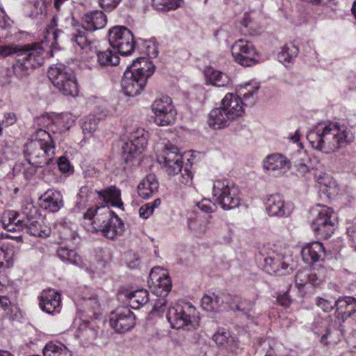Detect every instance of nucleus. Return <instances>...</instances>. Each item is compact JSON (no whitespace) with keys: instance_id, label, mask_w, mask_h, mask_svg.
Masks as SVG:
<instances>
[{"instance_id":"nucleus-1","label":"nucleus","mask_w":356,"mask_h":356,"mask_svg":"<svg viewBox=\"0 0 356 356\" xmlns=\"http://www.w3.org/2000/svg\"><path fill=\"white\" fill-rule=\"evenodd\" d=\"M259 86L247 83L238 89V95L229 92L221 101L219 107L213 108L209 114L208 124L213 129L228 127L244 113L243 106H252L255 102L254 95Z\"/></svg>"},{"instance_id":"nucleus-2","label":"nucleus","mask_w":356,"mask_h":356,"mask_svg":"<svg viewBox=\"0 0 356 356\" xmlns=\"http://www.w3.org/2000/svg\"><path fill=\"white\" fill-rule=\"evenodd\" d=\"M316 134V140L313 141V148L325 153L339 150L343 144L350 143L353 139V134L347 127L340 126L338 123L326 125L319 123L313 128Z\"/></svg>"},{"instance_id":"nucleus-3","label":"nucleus","mask_w":356,"mask_h":356,"mask_svg":"<svg viewBox=\"0 0 356 356\" xmlns=\"http://www.w3.org/2000/svg\"><path fill=\"white\" fill-rule=\"evenodd\" d=\"M55 149L53 136L43 129H39L35 138L26 145V160L36 168H42L52 161Z\"/></svg>"},{"instance_id":"nucleus-4","label":"nucleus","mask_w":356,"mask_h":356,"mask_svg":"<svg viewBox=\"0 0 356 356\" xmlns=\"http://www.w3.org/2000/svg\"><path fill=\"white\" fill-rule=\"evenodd\" d=\"M17 57L16 63L13 65V71L17 77L22 79L42 65L44 51L39 44H26L19 49Z\"/></svg>"},{"instance_id":"nucleus-5","label":"nucleus","mask_w":356,"mask_h":356,"mask_svg":"<svg viewBox=\"0 0 356 356\" xmlns=\"http://www.w3.org/2000/svg\"><path fill=\"white\" fill-rule=\"evenodd\" d=\"M48 76L64 95L75 97L78 95L76 79L71 68L63 64L52 65L49 68Z\"/></svg>"},{"instance_id":"nucleus-6","label":"nucleus","mask_w":356,"mask_h":356,"mask_svg":"<svg viewBox=\"0 0 356 356\" xmlns=\"http://www.w3.org/2000/svg\"><path fill=\"white\" fill-rule=\"evenodd\" d=\"M159 162L163 163V168L169 175H176L181 173L180 181L188 184L193 178V173L187 168L182 170V156L177 147L167 144L165 146L163 155L158 159Z\"/></svg>"},{"instance_id":"nucleus-7","label":"nucleus","mask_w":356,"mask_h":356,"mask_svg":"<svg viewBox=\"0 0 356 356\" xmlns=\"http://www.w3.org/2000/svg\"><path fill=\"white\" fill-rule=\"evenodd\" d=\"M166 318L174 329L195 327L200 320L196 308L189 302L177 304L170 307Z\"/></svg>"},{"instance_id":"nucleus-8","label":"nucleus","mask_w":356,"mask_h":356,"mask_svg":"<svg viewBox=\"0 0 356 356\" xmlns=\"http://www.w3.org/2000/svg\"><path fill=\"white\" fill-rule=\"evenodd\" d=\"M213 195L224 210L235 209L241 203L238 188L233 184L229 185L227 180L218 179L214 181Z\"/></svg>"},{"instance_id":"nucleus-9","label":"nucleus","mask_w":356,"mask_h":356,"mask_svg":"<svg viewBox=\"0 0 356 356\" xmlns=\"http://www.w3.org/2000/svg\"><path fill=\"white\" fill-rule=\"evenodd\" d=\"M108 41L111 46L122 56L131 55L135 49L134 35L124 26H116L111 29Z\"/></svg>"},{"instance_id":"nucleus-10","label":"nucleus","mask_w":356,"mask_h":356,"mask_svg":"<svg viewBox=\"0 0 356 356\" xmlns=\"http://www.w3.org/2000/svg\"><path fill=\"white\" fill-rule=\"evenodd\" d=\"M316 217L313 220V229L323 238H327L332 236L334 231L336 216L332 209L316 204L313 208Z\"/></svg>"},{"instance_id":"nucleus-11","label":"nucleus","mask_w":356,"mask_h":356,"mask_svg":"<svg viewBox=\"0 0 356 356\" xmlns=\"http://www.w3.org/2000/svg\"><path fill=\"white\" fill-rule=\"evenodd\" d=\"M295 265L289 250L266 257L264 270L269 275H284L292 273Z\"/></svg>"},{"instance_id":"nucleus-12","label":"nucleus","mask_w":356,"mask_h":356,"mask_svg":"<svg viewBox=\"0 0 356 356\" xmlns=\"http://www.w3.org/2000/svg\"><path fill=\"white\" fill-rule=\"evenodd\" d=\"M147 145V132L141 128H137L127 136V140L122 146V152L127 156L124 158L127 162L131 158L141 154Z\"/></svg>"},{"instance_id":"nucleus-13","label":"nucleus","mask_w":356,"mask_h":356,"mask_svg":"<svg viewBox=\"0 0 356 356\" xmlns=\"http://www.w3.org/2000/svg\"><path fill=\"white\" fill-rule=\"evenodd\" d=\"M152 109L155 114L154 122L159 126H167L175 122L177 112L172 104V99L168 96H163L156 99Z\"/></svg>"},{"instance_id":"nucleus-14","label":"nucleus","mask_w":356,"mask_h":356,"mask_svg":"<svg viewBox=\"0 0 356 356\" xmlns=\"http://www.w3.org/2000/svg\"><path fill=\"white\" fill-rule=\"evenodd\" d=\"M232 54L236 62L243 66H251L257 61V51L252 42L242 39L232 46Z\"/></svg>"},{"instance_id":"nucleus-15","label":"nucleus","mask_w":356,"mask_h":356,"mask_svg":"<svg viewBox=\"0 0 356 356\" xmlns=\"http://www.w3.org/2000/svg\"><path fill=\"white\" fill-rule=\"evenodd\" d=\"M314 178L316 179L314 188L318 196L323 202H327L338 195L339 186L331 175L323 172H316Z\"/></svg>"},{"instance_id":"nucleus-16","label":"nucleus","mask_w":356,"mask_h":356,"mask_svg":"<svg viewBox=\"0 0 356 356\" xmlns=\"http://www.w3.org/2000/svg\"><path fill=\"white\" fill-rule=\"evenodd\" d=\"M147 282L152 292L159 297H166L172 288L170 276L160 268L152 269Z\"/></svg>"},{"instance_id":"nucleus-17","label":"nucleus","mask_w":356,"mask_h":356,"mask_svg":"<svg viewBox=\"0 0 356 356\" xmlns=\"http://www.w3.org/2000/svg\"><path fill=\"white\" fill-rule=\"evenodd\" d=\"M110 325L117 332L125 333L134 327L135 315L128 308L118 309L112 312Z\"/></svg>"},{"instance_id":"nucleus-18","label":"nucleus","mask_w":356,"mask_h":356,"mask_svg":"<svg viewBox=\"0 0 356 356\" xmlns=\"http://www.w3.org/2000/svg\"><path fill=\"white\" fill-rule=\"evenodd\" d=\"M147 78L136 75V73L126 70L121 86L124 93L129 97L139 95L147 83Z\"/></svg>"},{"instance_id":"nucleus-19","label":"nucleus","mask_w":356,"mask_h":356,"mask_svg":"<svg viewBox=\"0 0 356 356\" xmlns=\"http://www.w3.org/2000/svg\"><path fill=\"white\" fill-rule=\"evenodd\" d=\"M264 168L270 175L273 176H280L290 168V162L283 155L273 154L268 156L264 159Z\"/></svg>"},{"instance_id":"nucleus-20","label":"nucleus","mask_w":356,"mask_h":356,"mask_svg":"<svg viewBox=\"0 0 356 356\" xmlns=\"http://www.w3.org/2000/svg\"><path fill=\"white\" fill-rule=\"evenodd\" d=\"M40 308L48 314H54L60 312V294L52 289H44L40 296Z\"/></svg>"},{"instance_id":"nucleus-21","label":"nucleus","mask_w":356,"mask_h":356,"mask_svg":"<svg viewBox=\"0 0 356 356\" xmlns=\"http://www.w3.org/2000/svg\"><path fill=\"white\" fill-rule=\"evenodd\" d=\"M265 204L266 211L270 216H287L291 213V210L285 204L283 196L278 193L268 195Z\"/></svg>"},{"instance_id":"nucleus-22","label":"nucleus","mask_w":356,"mask_h":356,"mask_svg":"<svg viewBox=\"0 0 356 356\" xmlns=\"http://www.w3.org/2000/svg\"><path fill=\"white\" fill-rule=\"evenodd\" d=\"M40 200L42 208L54 213L58 212L64 206L63 195L58 191H47Z\"/></svg>"},{"instance_id":"nucleus-23","label":"nucleus","mask_w":356,"mask_h":356,"mask_svg":"<svg viewBox=\"0 0 356 356\" xmlns=\"http://www.w3.org/2000/svg\"><path fill=\"white\" fill-rule=\"evenodd\" d=\"M229 302V297L224 293L215 294L212 296L204 295L202 298V307L207 312H218L221 311L224 304Z\"/></svg>"},{"instance_id":"nucleus-24","label":"nucleus","mask_w":356,"mask_h":356,"mask_svg":"<svg viewBox=\"0 0 356 356\" xmlns=\"http://www.w3.org/2000/svg\"><path fill=\"white\" fill-rule=\"evenodd\" d=\"M337 317L343 321L356 312V300L353 297L339 298L334 302Z\"/></svg>"},{"instance_id":"nucleus-25","label":"nucleus","mask_w":356,"mask_h":356,"mask_svg":"<svg viewBox=\"0 0 356 356\" xmlns=\"http://www.w3.org/2000/svg\"><path fill=\"white\" fill-rule=\"evenodd\" d=\"M26 218H20L19 214L13 210L5 211L1 217V222L4 229L9 232L23 230Z\"/></svg>"},{"instance_id":"nucleus-26","label":"nucleus","mask_w":356,"mask_h":356,"mask_svg":"<svg viewBox=\"0 0 356 356\" xmlns=\"http://www.w3.org/2000/svg\"><path fill=\"white\" fill-rule=\"evenodd\" d=\"M106 22V17L102 11L94 10L85 15L83 26L88 31L92 32L104 28Z\"/></svg>"},{"instance_id":"nucleus-27","label":"nucleus","mask_w":356,"mask_h":356,"mask_svg":"<svg viewBox=\"0 0 356 356\" xmlns=\"http://www.w3.org/2000/svg\"><path fill=\"white\" fill-rule=\"evenodd\" d=\"M116 216L107 206H102L96 209V216L91 225L94 231L98 232L106 227L112 219Z\"/></svg>"},{"instance_id":"nucleus-28","label":"nucleus","mask_w":356,"mask_h":356,"mask_svg":"<svg viewBox=\"0 0 356 356\" xmlns=\"http://www.w3.org/2000/svg\"><path fill=\"white\" fill-rule=\"evenodd\" d=\"M154 65L145 58H138L136 60H134L132 64L127 67V70L133 73H136V75L143 76L146 78H149L154 72Z\"/></svg>"},{"instance_id":"nucleus-29","label":"nucleus","mask_w":356,"mask_h":356,"mask_svg":"<svg viewBox=\"0 0 356 356\" xmlns=\"http://www.w3.org/2000/svg\"><path fill=\"white\" fill-rule=\"evenodd\" d=\"M159 188V182L156 176L152 174L148 175L138 186V195L144 198H149Z\"/></svg>"},{"instance_id":"nucleus-30","label":"nucleus","mask_w":356,"mask_h":356,"mask_svg":"<svg viewBox=\"0 0 356 356\" xmlns=\"http://www.w3.org/2000/svg\"><path fill=\"white\" fill-rule=\"evenodd\" d=\"M99 197L104 202L111 203L113 207L122 208L121 192L115 186H109L104 190L97 191Z\"/></svg>"},{"instance_id":"nucleus-31","label":"nucleus","mask_w":356,"mask_h":356,"mask_svg":"<svg viewBox=\"0 0 356 356\" xmlns=\"http://www.w3.org/2000/svg\"><path fill=\"white\" fill-rule=\"evenodd\" d=\"M125 296L129 306L134 309H140L149 302V293L145 289H138L127 292Z\"/></svg>"},{"instance_id":"nucleus-32","label":"nucleus","mask_w":356,"mask_h":356,"mask_svg":"<svg viewBox=\"0 0 356 356\" xmlns=\"http://www.w3.org/2000/svg\"><path fill=\"white\" fill-rule=\"evenodd\" d=\"M30 211L32 208L34 209L32 205H30ZM28 209H29V208L27 206L23 211V213L26 216L24 229H26V232L31 236L38 237L47 236L49 234L46 230L42 229V225L38 221L32 220L31 218H29V213L26 211Z\"/></svg>"},{"instance_id":"nucleus-33","label":"nucleus","mask_w":356,"mask_h":356,"mask_svg":"<svg viewBox=\"0 0 356 356\" xmlns=\"http://www.w3.org/2000/svg\"><path fill=\"white\" fill-rule=\"evenodd\" d=\"M124 231V223L118 216H114V218L106 225V227L102 229L100 232H102L106 238L113 239L117 236L122 235Z\"/></svg>"},{"instance_id":"nucleus-34","label":"nucleus","mask_w":356,"mask_h":356,"mask_svg":"<svg viewBox=\"0 0 356 356\" xmlns=\"http://www.w3.org/2000/svg\"><path fill=\"white\" fill-rule=\"evenodd\" d=\"M299 52L298 48L292 43L286 44L284 45L282 51L278 53V60L283 63L286 67L293 63Z\"/></svg>"},{"instance_id":"nucleus-35","label":"nucleus","mask_w":356,"mask_h":356,"mask_svg":"<svg viewBox=\"0 0 356 356\" xmlns=\"http://www.w3.org/2000/svg\"><path fill=\"white\" fill-rule=\"evenodd\" d=\"M329 322L330 321L328 319H322L313 327L315 337L318 338L321 343L324 346L329 344V341L327 340L330 334Z\"/></svg>"},{"instance_id":"nucleus-36","label":"nucleus","mask_w":356,"mask_h":356,"mask_svg":"<svg viewBox=\"0 0 356 356\" xmlns=\"http://www.w3.org/2000/svg\"><path fill=\"white\" fill-rule=\"evenodd\" d=\"M43 356H72V353L62 343L49 342L42 350Z\"/></svg>"},{"instance_id":"nucleus-37","label":"nucleus","mask_w":356,"mask_h":356,"mask_svg":"<svg viewBox=\"0 0 356 356\" xmlns=\"http://www.w3.org/2000/svg\"><path fill=\"white\" fill-rule=\"evenodd\" d=\"M97 334V331L93 327H90L88 322L83 321L79 324L75 336L86 342H91L96 338Z\"/></svg>"},{"instance_id":"nucleus-38","label":"nucleus","mask_w":356,"mask_h":356,"mask_svg":"<svg viewBox=\"0 0 356 356\" xmlns=\"http://www.w3.org/2000/svg\"><path fill=\"white\" fill-rule=\"evenodd\" d=\"M53 122L62 132L68 130L74 122V118L72 113H65L53 115Z\"/></svg>"},{"instance_id":"nucleus-39","label":"nucleus","mask_w":356,"mask_h":356,"mask_svg":"<svg viewBox=\"0 0 356 356\" xmlns=\"http://www.w3.org/2000/svg\"><path fill=\"white\" fill-rule=\"evenodd\" d=\"M58 257L63 261H68L74 265H79L81 262V257L72 249L67 247H60L57 250Z\"/></svg>"},{"instance_id":"nucleus-40","label":"nucleus","mask_w":356,"mask_h":356,"mask_svg":"<svg viewBox=\"0 0 356 356\" xmlns=\"http://www.w3.org/2000/svg\"><path fill=\"white\" fill-rule=\"evenodd\" d=\"M232 302H236V309L238 312L246 316L247 318H252V309L254 306V302L247 299H241L235 296Z\"/></svg>"},{"instance_id":"nucleus-41","label":"nucleus","mask_w":356,"mask_h":356,"mask_svg":"<svg viewBox=\"0 0 356 356\" xmlns=\"http://www.w3.org/2000/svg\"><path fill=\"white\" fill-rule=\"evenodd\" d=\"M88 31V30L85 29L84 26L82 25L72 33L71 40L75 42L82 49L88 47L90 44L89 39L86 35Z\"/></svg>"},{"instance_id":"nucleus-42","label":"nucleus","mask_w":356,"mask_h":356,"mask_svg":"<svg viewBox=\"0 0 356 356\" xmlns=\"http://www.w3.org/2000/svg\"><path fill=\"white\" fill-rule=\"evenodd\" d=\"M97 56V61L101 66L116 65L120 61L119 57L109 49L99 51Z\"/></svg>"},{"instance_id":"nucleus-43","label":"nucleus","mask_w":356,"mask_h":356,"mask_svg":"<svg viewBox=\"0 0 356 356\" xmlns=\"http://www.w3.org/2000/svg\"><path fill=\"white\" fill-rule=\"evenodd\" d=\"M49 2L46 0H35L32 2L30 17L36 18L39 15H45Z\"/></svg>"},{"instance_id":"nucleus-44","label":"nucleus","mask_w":356,"mask_h":356,"mask_svg":"<svg viewBox=\"0 0 356 356\" xmlns=\"http://www.w3.org/2000/svg\"><path fill=\"white\" fill-rule=\"evenodd\" d=\"M181 0H152L153 6L160 10H175L181 5Z\"/></svg>"},{"instance_id":"nucleus-45","label":"nucleus","mask_w":356,"mask_h":356,"mask_svg":"<svg viewBox=\"0 0 356 356\" xmlns=\"http://www.w3.org/2000/svg\"><path fill=\"white\" fill-rule=\"evenodd\" d=\"M99 119L94 115H89L85 118L82 124V129L84 134L92 135L97 129Z\"/></svg>"},{"instance_id":"nucleus-46","label":"nucleus","mask_w":356,"mask_h":356,"mask_svg":"<svg viewBox=\"0 0 356 356\" xmlns=\"http://www.w3.org/2000/svg\"><path fill=\"white\" fill-rule=\"evenodd\" d=\"M211 83L216 87H222L229 83V79L225 74L213 71L209 76Z\"/></svg>"},{"instance_id":"nucleus-47","label":"nucleus","mask_w":356,"mask_h":356,"mask_svg":"<svg viewBox=\"0 0 356 356\" xmlns=\"http://www.w3.org/2000/svg\"><path fill=\"white\" fill-rule=\"evenodd\" d=\"M13 255L12 250L0 248V268H8L13 264Z\"/></svg>"},{"instance_id":"nucleus-48","label":"nucleus","mask_w":356,"mask_h":356,"mask_svg":"<svg viewBox=\"0 0 356 356\" xmlns=\"http://www.w3.org/2000/svg\"><path fill=\"white\" fill-rule=\"evenodd\" d=\"M326 253L323 243L313 241V263L323 260Z\"/></svg>"},{"instance_id":"nucleus-49","label":"nucleus","mask_w":356,"mask_h":356,"mask_svg":"<svg viewBox=\"0 0 356 356\" xmlns=\"http://www.w3.org/2000/svg\"><path fill=\"white\" fill-rule=\"evenodd\" d=\"M230 333L224 330H218L213 336V339L218 346H225L230 341Z\"/></svg>"},{"instance_id":"nucleus-50","label":"nucleus","mask_w":356,"mask_h":356,"mask_svg":"<svg viewBox=\"0 0 356 356\" xmlns=\"http://www.w3.org/2000/svg\"><path fill=\"white\" fill-rule=\"evenodd\" d=\"M311 272L309 269L300 270L296 276V282L298 286H303L310 282Z\"/></svg>"},{"instance_id":"nucleus-51","label":"nucleus","mask_w":356,"mask_h":356,"mask_svg":"<svg viewBox=\"0 0 356 356\" xmlns=\"http://www.w3.org/2000/svg\"><path fill=\"white\" fill-rule=\"evenodd\" d=\"M40 123L43 124L47 130L44 129L49 134V131H51L54 134H60L62 131L58 129L57 126L53 122V116L44 115L40 118Z\"/></svg>"},{"instance_id":"nucleus-52","label":"nucleus","mask_w":356,"mask_h":356,"mask_svg":"<svg viewBox=\"0 0 356 356\" xmlns=\"http://www.w3.org/2000/svg\"><path fill=\"white\" fill-rule=\"evenodd\" d=\"M11 310L10 299L6 296H0V318L7 316Z\"/></svg>"},{"instance_id":"nucleus-53","label":"nucleus","mask_w":356,"mask_h":356,"mask_svg":"<svg viewBox=\"0 0 356 356\" xmlns=\"http://www.w3.org/2000/svg\"><path fill=\"white\" fill-rule=\"evenodd\" d=\"M19 51L17 47L14 44H3L0 45V58H6L13 54H17Z\"/></svg>"},{"instance_id":"nucleus-54","label":"nucleus","mask_w":356,"mask_h":356,"mask_svg":"<svg viewBox=\"0 0 356 356\" xmlns=\"http://www.w3.org/2000/svg\"><path fill=\"white\" fill-rule=\"evenodd\" d=\"M57 164L60 172L63 173L73 172L74 169L70 161L65 156H60Z\"/></svg>"},{"instance_id":"nucleus-55","label":"nucleus","mask_w":356,"mask_h":356,"mask_svg":"<svg viewBox=\"0 0 356 356\" xmlns=\"http://www.w3.org/2000/svg\"><path fill=\"white\" fill-rule=\"evenodd\" d=\"M146 54L149 58H156L159 54L158 47L156 42L153 40L147 41L144 45Z\"/></svg>"},{"instance_id":"nucleus-56","label":"nucleus","mask_w":356,"mask_h":356,"mask_svg":"<svg viewBox=\"0 0 356 356\" xmlns=\"http://www.w3.org/2000/svg\"><path fill=\"white\" fill-rule=\"evenodd\" d=\"M197 207L205 213H212L214 211L215 204L209 199H202V201L197 203Z\"/></svg>"},{"instance_id":"nucleus-57","label":"nucleus","mask_w":356,"mask_h":356,"mask_svg":"<svg viewBox=\"0 0 356 356\" xmlns=\"http://www.w3.org/2000/svg\"><path fill=\"white\" fill-rule=\"evenodd\" d=\"M316 306L325 312H329L335 307L334 303L322 298H317Z\"/></svg>"},{"instance_id":"nucleus-58","label":"nucleus","mask_w":356,"mask_h":356,"mask_svg":"<svg viewBox=\"0 0 356 356\" xmlns=\"http://www.w3.org/2000/svg\"><path fill=\"white\" fill-rule=\"evenodd\" d=\"M121 0H98L99 4L105 11H111L120 3Z\"/></svg>"},{"instance_id":"nucleus-59","label":"nucleus","mask_w":356,"mask_h":356,"mask_svg":"<svg viewBox=\"0 0 356 356\" xmlns=\"http://www.w3.org/2000/svg\"><path fill=\"white\" fill-rule=\"evenodd\" d=\"M301 254L305 263L308 264L312 263V245L310 243L302 248Z\"/></svg>"},{"instance_id":"nucleus-60","label":"nucleus","mask_w":356,"mask_h":356,"mask_svg":"<svg viewBox=\"0 0 356 356\" xmlns=\"http://www.w3.org/2000/svg\"><path fill=\"white\" fill-rule=\"evenodd\" d=\"M153 211L154 207L150 203H147L139 209V215L141 218L147 219L153 213Z\"/></svg>"},{"instance_id":"nucleus-61","label":"nucleus","mask_w":356,"mask_h":356,"mask_svg":"<svg viewBox=\"0 0 356 356\" xmlns=\"http://www.w3.org/2000/svg\"><path fill=\"white\" fill-rule=\"evenodd\" d=\"M277 302L284 307H289L291 304V299L289 295V291H286L283 294H278Z\"/></svg>"},{"instance_id":"nucleus-62","label":"nucleus","mask_w":356,"mask_h":356,"mask_svg":"<svg viewBox=\"0 0 356 356\" xmlns=\"http://www.w3.org/2000/svg\"><path fill=\"white\" fill-rule=\"evenodd\" d=\"M166 304L167 301L165 300V297H159V298L156 300L153 305V310L159 313L163 312Z\"/></svg>"},{"instance_id":"nucleus-63","label":"nucleus","mask_w":356,"mask_h":356,"mask_svg":"<svg viewBox=\"0 0 356 356\" xmlns=\"http://www.w3.org/2000/svg\"><path fill=\"white\" fill-rule=\"evenodd\" d=\"M0 10L4 14V16L0 19V26L4 29L11 26L13 23V21L5 14L3 8H0Z\"/></svg>"},{"instance_id":"nucleus-64","label":"nucleus","mask_w":356,"mask_h":356,"mask_svg":"<svg viewBox=\"0 0 356 356\" xmlns=\"http://www.w3.org/2000/svg\"><path fill=\"white\" fill-rule=\"evenodd\" d=\"M86 305L90 306L94 310H96L99 307V303L97 298H89L86 300Z\"/></svg>"}]
</instances>
